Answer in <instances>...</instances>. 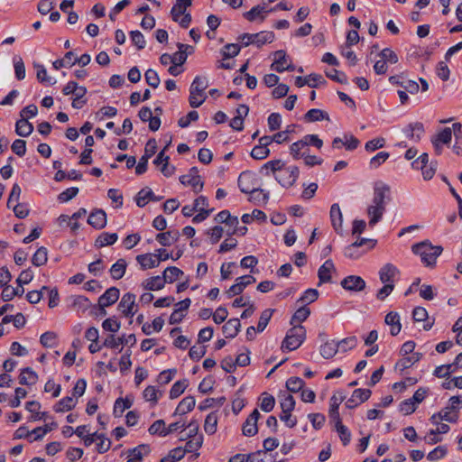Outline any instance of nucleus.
<instances>
[{
  "label": "nucleus",
  "instance_id": "10",
  "mask_svg": "<svg viewBox=\"0 0 462 462\" xmlns=\"http://www.w3.org/2000/svg\"><path fill=\"white\" fill-rule=\"evenodd\" d=\"M135 305V295L131 292H127L123 295L117 309L120 310L125 317H133L135 313L134 310V307Z\"/></svg>",
  "mask_w": 462,
  "mask_h": 462
},
{
  "label": "nucleus",
  "instance_id": "3",
  "mask_svg": "<svg viewBox=\"0 0 462 462\" xmlns=\"http://www.w3.org/2000/svg\"><path fill=\"white\" fill-rule=\"evenodd\" d=\"M243 46L246 47L250 44H255L258 48L265 43H271L274 40V33L273 32L263 31L257 33H243L238 37Z\"/></svg>",
  "mask_w": 462,
  "mask_h": 462
},
{
  "label": "nucleus",
  "instance_id": "63",
  "mask_svg": "<svg viewBox=\"0 0 462 462\" xmlns=\"http://www.w3.org/2000/svg\"><path fill=\"white\" fill-rule=\"evenodd\" d=\"M440 420H445L450 423H455L458 420V413L445 407L439 411Z\"/></svg>",
  "mask_w": 462,
  "mask_h": 462
},
{
  "label": "nucleus",
  "instance_id": "6",
  "mask_svg": "<svg viewBox=\"0 0 462 462\" xmlns=\"http://www.w3.org/2000/svg\"><path fill=\"white\" fill-rule=\"evenodd\" d=\"M390 200V187L383 182H377L374 189V197L372 204L376 206H384L386 208L387 201Z\"/></svg>",
  "mask_w": 462,
  "mask_h": 462
},
{
  "label": "nucleus",
  "instance_id": "20",
  "mask_svg": "<svg viewBox=\"0 0 462 462\" xmlns=\"http://www.w3.org/2000/svg\"><path fill=\"white\" fill-rule=\"evenodd\" d=\"M385 212L384 206H376L374 204H371L367 208V215L369 217V226H374L379 221H381L383 214Z\"/></svg>",
  "mask_w": 462,
  "mask_h": 462
},
{
  "label": "nucleus",
  "instance_id": "24",
  "mask_svg": "<svg viewBox=\"0 0 462 462\" xmlns=\"http://www.w3.org/2000/svg\"><path fill=\"white\" fill-rule=\"evenodd\" d=\"M208 87V79L205 77L197 76L189 88V93L191 95H199L204 97V91Z\"/></svg>",
  "mask_w": 462,
  "mask_h": 462
},
{
  "label": "nucleus",
  "instance_id": "35",
  "mask_svg": "<svg viewBox=\"0 0 462 462\" xmlns=\"http://www.w3.org/2000/svg\"><path fill=\"white\" fill-rule=\"evenodd\" d=\"M249 194V201L256 205L266 204L269 199V192L262 189L253 188Z\"/></svg>",
  "mask_w": 462,
  "mask_h": 462
},
{
  "label": "nucleus",
  "instance_id": "37",
  "mask_svg": "<svg viewBox=\"0 0 462 462\" xmlns=\"http://www.w3.org/2000/svg\"><path fill=\"white\" fill-rule=\"evenodd\" d=\"M77 404L73 397L66 396L60 399L53 407L56 412H64L72 410Z\"/></svg>",
  "mask_w": 462,
  "mask_h": 462
},
{
  "label": "nucleus",
  "instance_id": "61",
  "mask_svg": "<svg viewBox=\"0 0 462 462\" xmlns=\"http://www.w3.org/2000/svg\"><path fill=\"white\" fill-rule=\"evenodd\" d=\"M378 55L386 63L395 64L399 60L397 54L390 48L383 49Z\"/></svg>",
  "mask_w": 462,
  "mask_h": 462
},
{
  "label": "nucleus",
  "instance_id": "60",
  "mask_svg": "<svg viewBox=\"0 0 462 462\" xmlns=\"http://www.w3.org/2000/svg\"><path fill=\"white\" fill-rule=\"evenodd\" d=\"M390 157V153L387 152H380L370 160V168L377 169Z\"/></svg>",
  "mask_w": 462,
  "mask_h": 462
},
{
  "label": "nucleus",
  "instance_id": "23",
  "mask_svg": "<svg viewBox=\"0 0 462 462\" xmlns=\"http://www.w3.org/2000/svg\"><path fill=\"white\" fill-rule=\"evenodd\" d=\"M239 319H230L223 327L222 331L226 338H234L240 331Z\"/></svg>",
  "mask_w": 462,
  "mask_h": 462
},
{
  "label": "nucleus",
  "instance_id": "36",
  "mask_svg": "<svg viewBox=\"0 0 462 462\" xmlns=\"http://www.w3.org/2000/svg\"><path fill=\"white\" fill-rule=\"evenodd\" d=\"M338 350H339V346H338L337 342H336L334 340L327 341L325 344H323L320 346V355L324 358L329 359V358L333 357Z\"/></svg>",
  "mask_w": 462,
  "mask_h": 462
},
{
  "label": "nucleus",
  "instance_id": "39",
  "mask_svg": "<svg viewBox=\"0 0 462 462\" xmlns=\"http://www.w3.org/2000/svg\"><path fill=\"white\" fill-rule=\"evenodd\" d=\"M179 237L178 231H168L156 235V240L163 246H170Z\"/></svg>",
  "mask_w": 462,
  "mask_h": 462
},
{
  "label": "nucleus",
  "instance_id": "27",
  "mask_svg": "<svg viewBox=\"0 0 462 462\" xmlns=\"http://www.w3.org/2000/svg\"><path fill=\"white\" fill-rule=\"evenodd\" d=\"M150 453V447L146 444H141L129 450L130 458L126 462H142L143 456Z\"/></svg>",
  "mask_w": 462,
  "mask_h": 462
},
{
  "label": "nucleus",
  "instance_id": "54",
  "mask_svg": "<svg viewBox=\"0 0 462 462\" xmlns=\"http://www.w3.org/2000/svg\"><path fill=\"white\" fill-rule=\"evenodd\" d=\"M273 311H274V310H273V309H266L261 313V316H260V319H259V321L257 324V332L261 333L265 329V328L267 327V325L273 316Z\"/></svg>",
  "mask_w": 462,
  "mask_h": 462
},
{
  "label": "nucleus",
  "instance_id": "34",
  "mask_svg": "<svg viewBox=\"0 0 462 462\" xmlns=\"http://www.w3.org/2000/svg\"><path fill=\"white\" fill-rule=\"evenodd\" d=\"M177 47L179 49V51L173 54V63H177L180 66L184 64L187 60V49H190L189 53H192L194 48L190 45L180 42L177 44Z\"/></svg>",
  "mask_w": 462,
  "mask_h": 462
},
{
  "label": "nucleus",
  "instance_id": "12",
  "mask_svg": "<svg viewBox=\"0 0 462 462\" xmlns=\"http://www.w3.org/2000/svg\"><path fill=\"white\" fill-rule=\"evenodd\" d=\"M120 295V291L116 287L108 288L99 298L98 307H109L116 303Z\"/></svg>",
  "mask_w": 462,
  "mask_h": 462
},
{
  "label": "nucleus",
  "instance_id": "50",
  "mask_svg": "<svg viewBox=\"0 0 462 462\" xmlns=\"http://www.w3.org/2000/svg\"><path fill=\"white\" fill-rule=\"evenodd\" d=\"M180 181L185 186H191L195 192H199L203 188V182L197 180L194 177L185 174L180 177Z\"/></svg>",
  "mask_w": 462,
  "mask_h": 462
},
{
  "label": "nucleus",
  "instance_id": "31",
  "mask_svg": "<svg viewBox=\"0 0 462 462\" xmlns=\"http://www.w3.org/2000/svg\"><path fill=\"white\" fill-rule=\"evenodd\" d=\"M136 261L143 270L154 268L159 265V261L156 259V255L152 254H139L136 256Z\"/></svg>",
  "mask_w": 462,
  "mask_h": 462
},
{
  "label": "nucleus",
  "instance_id": "57",
  "mask_svg": "<svg viewBox=\"0 0 462 462\" xmlns=\"http://www.w3.org/2000/svg\"><path fill=\"white\" fill-rule=\"evenodd\" d=\"M275 405V399L273 396L267 394L266 393H263V397L261 399L260 408L262 411L265 412H270L273 411Z\"/></svg>",
  "mask_w": 462,
  "mask_h": 462
},
{
  "label": "nucleus",
  "instance_id": "17",
  "mask_svg": "<svg viewBox=\"0 0 462 462\" xmlns=\"http://www.w3.org/2000/svg\"><path fill=\"white\" fill-rule=\"evenodd\" d=\"M338 396L337 394H334L330 398V407L328 411V414L331 420H333L335 422L341 420V418L339 416L338 408L341 402L346 399V396L343 394V393H337Z\"/></svg>",
  "mask_w": 462,
  "mask_h": 462
},
{
  "label": "nucleus",
  "instance_id": "58",
  "mask_svg": "<svg viewBox=\"0 0 462 462\" xmlns=\"http://www.w3.org/2000/svg\"><path fill=\"white\" fill-rule=\"evenodd\" d=\"M144 78H145L146 83L150 87H152L153 88H156L159 87L161 80L158 76V73L154 69H147L144 73Z\"/></svg>",
  "mask_w": 462,
  "mask_h": 462
},
{
  "label": "nucleus",
  "instance_id": "42",
  "mask_svg": "<svg viewBox=\"0 0 462 462\" xmlns=\"http://www.w3.org/2000/svg\"><path fill=\"white\" fill-rule=\"evenodd\" d=\"M181 275H183V272L176 266L167 267L162 273L166 283H172Z\"/></svg>",
  "mask_w": 462,
  "mask_h": 462
},
{
  "label": "nucleus",
  "instance_id": "52",
  "mask_svg": "<svg viewBox=\"0 0 462 462\" xmlns=\"http://www.w3.org/2000/svg\"><path fill=\"white\" fill-rule=\"evenodd\" d=\"M288 56L282 50L276 51L274 52V61L271 65V69L276 71L277 67H285L288 64Z\"/></svg>",
  "mask_w": 462,
  "mask_h": 462
},
{
  "label": "nucleus",
  "instance_id": "14",
  "mask_svg": "<svg viewBox=\"0 0 462 462\" xmlns=\"http://www.w3.org/2000/svg\"><path fill=\"white\" fill-rule=\"evenodd\" d=\"M88 223L96 229H102L106 225V214L103 209L93 210L88 218Z\"/></svg>",
  "mask_w": 462,
  "mask_h": 462
},
{
  "label": "nucleus",
  "instance_id": "32",
  "mask_svg": "<svg viewBox=\"0 0 462 462\" xmlns=\"http://www.w3.org/2000/svg\"><path fill=\"white\" fill-rule=\"evenodd\" d=\"M133 405V399L129 396L118 398L115 402L113 413L115 417H121L124 411Z\"/></svg>",
  "mask_w": 462,
  "mask_h": 462
},
{
  "label": "nucleus",
  "instance_id": "64",
  "mask_svg": "<svg viewBox=\"0 0 462 462\" xmlns=\"http://www.w3.org/2000/svg\"><path fill=\"white\" fill-rule=\"evenodd\" d=\"M57 335L55 332L47 331L40 337V342L44 347H52L55 345Z\"/></svg>",
  "mask_w": 462,
  "mask_h": 462
},
{
  "label": "nucleus",
  "instance_id": "22",
  "mask_svg": "<svg viewBox=\"0 0 462 462\" xmlns=\"http://www.w3.org/2000/svg\"><path fill=\"white\" fill-rule=\"evenodd\" d=\"M335 269L332 260H327L319 269L318 276L319 279V285L321 283L331 282V271Z\"/></svg>",
  "mask_w": 462,
  "mask_h": 462
},
{
  "label": "nucleus",
  "instance_id": "8",
  "mask_svg": "<svg viewBox=\"0 0 462 462\" xmlns=\"http://www.w3.org/2000/svg\"><path fill=\"white\" fill-rule=\"evenodd\" d=\"M259 418L260 412L257 409H254L243 424L242 430L245 436L253 437L257 434V421Z\"/></svg>",
  "mask_w": 462,
  "mask_h": 462
},
{
  "label": "nucleus",
  "instance_id": "46",
  "mask_svg": "<svg viewBox=\"0 0 462 462\" xmlns=\"http://www.w3.org/2000/svg\"><path fill=\"white\" fill-rule=\"evenodd\" d=\"M307 147V143L300 139L295 143H293L290 146V152L292 155L293 159L298 160L301 157H304L306 152L301 151Z\"/></svg>",
  "mask_w": 462,
  "mask_h": 462
},
{
  "label": "nucleus",
  "instance_id": "41",
  "mask_svg": "<svg viewBox=\"0 0 462 462\" xmlns=\"http://www.w3.org/2000/svg\"><path fill=\"white\" fill-rule=\"evenodd\" d=\"M48 261V250L44 246H41L37 249L32 258L33 265L39 267L44 265Z\"/></svg>",
  "mask_w": 462,
  "mask_h": 462
},
{
  "label": "nucleus",
  "instance_id": "38",
  "mask_svg": "<svg viewBox=\"0 0 462 462\" xmlns=\"http://www.w3.org/2000/svg\"><path fill=\"white\" fill-rule=\"evenodd\" d=\"M118 239V236L116 233H106L104 232L99 235V236L96 240L95 245L97 247H104L106 245H114Z\"/></svg>",
  "mask_w": 462,
  "mask_h": 462
},
{
  "label": "nucleus",
  "instance_id": "11",
  "mask_svg": "<svg viewBox=\"0 0 462 462\" xmlns=\"http://www.w3.org/2000/svg\"><path fill=\"white\" fill-rule=\"evenodd\" d=\"M372 392L369 389H356L352 396L346 400V407L347 409H354L360 403L367 401L371 396Z\"/></svg>",
  "mask_w": 462,
  "mask_h": 462
},
{
  "label": "nucleus",
  "instance_id": "25",
  "mask_svg": "<svg viewBox=\"0 0 462 462\" xmlns=\"http://www.w3.org/2000/svg\"><path fill=\"white\" fill-rule=\"evenodd\" d=\"M196 400L193 396L189 395L185 398H183L178 404L177 408L175 409V411L173 413V416L175 415H183L188 413L189 411H192L195 407Z\"/></svg>",
  "mask_w": 462,
  "mask_h": 462
},
{
  "label": "nucleus",
  "instance_id": "2",
  "mask_svg": "<svg viewBox=\"0 0 462 462\" xmlns=\"http://www.w3.org/2000/svg\"><path fill=\"white\" fill-rule=\"evenodd\" d=\"M306 338V329L301 325H294L287 331L282 348L293 351L299 348Z\"/></svg>",
  "mask_w": 462,
  "mask_h": 462
},
{
  "label": "nucleus",
  "instance_id": "19",
  "mask_svg": "<svg viewBox=\"0 0 462 462\" xmlns=\"http://www.w3.org/2000/svg\"><path fill=\"white\" fill-rule=\"evenodd\" d=\"M398 273L397 268L392 263L384 264L379 271L380 281L383 283H393V278Z\"/></svg>",
  "mask_w": 462,
  "mask_h": 462
},
{
  "label": "nucleus",
  "instance_id": "29",
  "mask_svg": "<svg viewBox=\"0 0 462 462\" xmlns=\"http://www.w3.org/2000/svg\"><path fill=\"white\" fill-rule=\"evenodd\" d=\"M33 131V125L26 118H20L15 123V133L19 136L27 137Z\"/></svg>",
  "mask_w": 462,
  "mask_h": 462
},
{
  "label": "nucleus",
  "instance_id": "48",
  "mask_svg": "<svg viewBox=\"0 0 462 462\" xmlns=\"http://www.w3.org/2000/svg\"><path fill=\"white\" fill-rule=\"evenodd\" d=\"M304 385H305V382L301 378L297 377V376L290 377L286 381V388L291 393L300 392V390H302Z\"/></svg>",
  "mask_w": 462,
  "mask_h": 462
},
{
  "label": "nucleus",
  "instance_id": "45",
  "mask_svg": "<svg viewBox=\"0 0 462 462\" xmlns=\"http://www.w3.org/2000/svg\"><path fill=\"white\" fill-rule=\"evenodd\" d=\"M217 415L216 412H210L207 415L205 423H204V430L206 433L212 435L217 431Z\"/></svg>",
  "mask_w": 462,
  "mask_h": 462
},
{
  "label": "nucleus",
  "instance_id": "5",
  "mask_svg": "<svg viewBox=\"0 0 462 462\" xmlns=\"http://www.w3.org/2000/svg\"><path fill=\"white\" fill-rule=\"evenodd\" d=\"M157 143L154 139H150L144 148V154L140 158L138 164L135 166V173L142 175L147 171L148 160L156 152Z\"/></svg>",
  "mask_w": 462,
  "mask_h": 462
},
{
  "label": "nucleus",
  "instance_id": "47",
  "mask_svg": "<svg viewBox=\"0 0 462 462\" xmlns=\"http://www.w3.org/2000/svg\"><path fill=\"white\" fill-rule=\"evenodd\" d=\"M281 408L282 413L291 412L295 408V400L291 394L284 393L281 396Z\"/></svg>",
  "mask_w": 462,
  "mask_h": 462
},
{
  "label": "nucleus",
  "instance_id": "16",
  "mask_svg": "<svg viewBox=\"0 0 462 462\" xmlns=\"http://www.w3.org/2000/svg\"><path fill=\"white\" fill-rule=\"evenodd\" d=\"M330 220L331 225L337 234H341L342 232V223H343V215L339 205L337 203H334L330 208Z\"/></svg>",
  "mask_w": 462,
  "mask_h": 462
},
{
  "label": "nucleus",
  "instance_id": "7",
  "mask_svg": "<svg viewBox=\"0 0 462 462\" xmlns=\"http://www.w3.org/2000/svg\"><path fill=\"white\" fill-rule=\"evenodd\" d=\"M136 343L134 334L128 336L123 335L119 337H115L113 335H109L103 342V346L109 348H117L120 345H130L133 346Z\"/></svg>",
  "mask_w": 462,
  "mask_h": 462
},
{
  "label": "nucleus",
  "instance_id": "56",
  "mask_svg": "<svg viewBox=\"0 0 462 462\" xmlns=\"http://www.w3.org/2000/svg\"><path fill=\"white\" fill-rule=\"evenodd\" d=\"M202 443H203V436L202 435H199L197 438H191V439H189L186 442L185 448L183 450H185V453L186 452H188V453L196 452L201 448Z\"/></svg>",
  "mask_w": 462,
  "mask_h": 462
},
{
  "label": "nucleus",
  "instance_id": "33",
  "mask_svg": "<svg viewBox=\"0 0 462 462\" xmlns=\"http://www.w3.org/2000/svg\"><path fill=\"white\" fill-rule=\"evenodd\" d=\"M127 263L125 259H118L110 268L109 272L114 280L123 278L125 273Z\"/></svg>",
  "mask_w": 462,
  "mask_h": 462
},
{
  "label": "nucleus",
  "instance_id": "4",
  "mask_svg": "<svg viewBox=\"0 0 462 462\" xmlns=\"http://www.w3.org/2000/svg\"><path fill=\"white\" fill-rule=\"evenodd\" d=\"M300 171L297 166L282 167L280 172L275 174V180L285 188L291 187L299 178Z\"/></svg>",
  "mask_w": 462,
  "mask_h": 462
},
{
  "label": "nucleus",
  "instance_id": "44",
  "mask_svg": "<svg viewBox=\"0 0 462 462\" xmlns=\"http://www.w3.org/2000/svg\"><path fill=\"white\" fill-rule=\"evenodd\" d=\"M188 385H189V382L187 379L179 380V381L175 382L170 390V398L171 399L178 398L180 394H182L184 393V391L186 390Z\"/></svg>",
  "mask_w": 462,
  "mask_h": 462
},
{
  "label": "nucleus",
  "instance_id": "30",
  "mask_svg": "<svg viewBox=\"0 0 462 462\" xmlns=\"http://www.w3.org/2000/svg\"><path fill=\"white\" fill-rule=\"evenodd\" d=\"M165 283L163 276L157 275L143 281V287L147 291H159L164 287Z\"/></svg>",
  "mask_w": 462,
  "mask_h": 462
},
{
  "label": "nucleus",
  "instance_id": "21",
  "mask_svg": "<svg viewBox=\"0 0 462 462\" xmlns=\"http://www.w3.org/2000/svg\"><path fill=\"white\" fill-rule=\"evenodd\" d=\"M192 0H176V3L171 10V18L174 22H178L179 18L187 14V7L190 6Z\"/></svg>",
  "mask_w": 462,
  "mask_h": 462
},
{
  "label": "nucleus",
  "instance_id": "13",
  "mask_svg": "<svg viewBox=\"0 0 462 462\" xmlns=\"http://www.w3.org/2000/svg\"><path fill=\"white\" fill-rule=\"evenodd\" d=\"M402 132L408 138L419 142L423 135L425 129L422 123L415 122L409 124L405 128H403Z\"/></svg>",
  "mask_w": 462,
  "mask_h": 462
},
{
  "label": "nucleus",
  "instance_id": "9",
  "mask_svg": "<svg viewBox=\"0 0 462 462\" xmlns=\"http://www.w3.org/2000/svg\"><path fill=\"white\" fill-rule=\"evenodd\" d=\"M341 286L349 291L358 292L365 288V280L357 275H349L344 278L341 282Z\"/></svg>",
  "mask_w": 462,
  "mask_h": 462
},
{
  "label": "nucleus",
  "instance_id": "51",
  "mask_svg": "<svg viewBox=\"0 0 462 462\" xmlns=\"http://www.w3.org/2000/svg\"><path fill=\"white\" fill-rule=\"evenodd\" d=\"M34 67L37 69V73H36L37 79L41 83H44L47 85H54L56 83V81L53 80V79L51 77L48 76L47 70L43 65L36 64V65H34Z\"/></svg>",
  "mask_w": 462,
  "mask_h": 462
},
{
  "label": "nucleus",
  "instance_id": "28",
  "mask_svg": "<svg viewBox=\"0 0 462 462\" xmlns=\"http://www.w3.org/2000/svg\"><path fill=\"white\" fill-rule=\"evenodd\" d=\"M38 380L37 374L30 367L22 369L19 375V383L23 385H33Z\"/></svg>",
  "mask_w": 462,
  "mask_h": 462
},
{
  "label": "nucleus",
  "instance_id": "49",
  "mask_svg": "<svg viewBox=\"0 0 462 462\" xmlns=\"http://www.w3.org/2000/svg\"><path fill=\"white\" fill-rule=\"evenodd\" d=\"M163 325H164L163 319L162 317H157L152 320V324H148V323L144 324L142 328V330L144 334L151 335L152 329L159 332L162 330Z\"/></svg>",
  "mask_w": 462,
  "mask_h": 462
},
{
  "label": "nucleus",
  "instance_id": "26",
  "mask_svg": "<svg viewBox=\"0 0 462 462\" xmlns=\"http://www.w3.org/2000/svg\"><path fill=\"white\" fill-rule=\"evenodd\" d=\"M306 123H314L318 121H329V116L326 111L318 108L310 109L303 116Z\"/></svg>",
  "mask_w": 462,
  "mask_h": 462
},
{
  "label": "nucleus",
  "instance_id": "55",
  "mask_svg": "<svg viewBox=\"0 0 462 462\" xmlns=\"http://www.w3.org/2000/svg\"><path fill=\"white\" fill-rule=\"evenodd\" d=\"M241 47L236 43H227L226 44L221 52L224 59L234 58L240 52Z\"/></svg>",
  "mask_w": 462,
  "mask_h": 462
},
{
  "label": "nucleus",
  "instance_id": "18",
  "mask_svg": "<svg viewBox=\"0 0 462 462\" xmlns=\"http://www.w3.org/2000/svg\"><path fill=\"white\" fill-rule=\"evenodd\" d=\"M162 198L154 195L151 189H142L135 197L136 205L139 208H143L149 200L160 201Z\"/></svg>",
  "mask_w": 462,
  "mask_h": 462
},
{
  "label": "nucleus",
  "instance_id": "40",
  "mask_svg": "<svg viewBox=\"0 0 462 462\" xmlns=\"http://www.w3.org/2000/svg\"><path fill=\"white\" fill-rule=\"evenodd\" d=\"M335 428H336L337 432L338 433V436L340 438V440L342 441V444L344 446H347L351 440L350 430L347 429V427H346L342 423V420H338V421L335 422Z\"/></svg>",
  "mask_w": 462,
  "mask_h": 462
},
{
  "label": "nucleus",
  "instance_id": "59",
  "mask_svg": "<svg viewBox=\"0 0 462 462\" xmlns=\"http://www.w3.org/2000/svg\"><path fill=\"white\" fill-rule=\"evenodd\" d=\"M158 393L162 395V392H159L154 386L149 385L144 389L143 394L147 402L156 404L159 399Z\"/></svg>",
  "mask_w": 462,
  "mask_h": 462
},
{
  "label": "nucleus",
  "instance_id": "53",
  "mask_svg": "<svg viewBox=\"0 0 462 462\" xmlns=\"http://www.w3.org/2000/svg\"><path fill=\"white\" fill-rule=\"evenodd\" d=\"M72 306L77 309L78 311H85L91 306V302L87 297L78 295L73 297Z\"/></svg>",
  "mask_w": 462,
  "mask_h": 462
},
{
  "label": "nucleus",
  "instance_id": "43",
  "mask_svg": "<svg viewBox=\"0 0 462 462\" xmlns=\"http://www.w3.org/2000/svg\"><path fill=\"white\" fill-rule=\"evenodd\" d=\"M310 315V310L307 306L299 308L291 319V325L294 326L297 322L301 323Z\"/></svg>",
  "mask_w": 462,
  "mask_h": 462
},
{
  "label": "nucleus",
  "instance_id": "62",
  "mask_svg": "<svg viewBox=\"0 0 462 462\" xmlns=\"http://www.w3.org/2000/svg\"><path fill=\"white\" fill-rule=\"evenodd\" d=\"M14 67L15 77L18 80L25 78V66L21 57L14 58Z\"/></svg>",
  "mask_w": 462,
  "mask_h": 462
},
{
  "label": "nucleus",
  "instance_id": "1",
  "mask_svg": "<svg viewBox=\"0 0 462 462\" xmlns=\"http://www.w3.org/2000/svg\"><path fill=\"white\" fill-rule=\"evenodd\" d=\"M411 251L420 256V260L425 266L433 267L436 264L437 258L443 252V247L433 245L429 240H425L413 245Z\"/></svg>",
  "mask_w": 462,
  "mask_h": 462
},
{
  "label": "nucleus",
  "instance_id": "15",
  "mask_svg": "<svg viewBox=\"0 0 462 462\" xmlns=\"http://www.w3.org/2000/svg\"><path fill=\"white\" fill-rule=\"evenodd\" d=\"M263 1V5H256V6H254L250 11L248 12H245L244 14V17L250 21V22H253L254 20H256V18H260L261 22L264 21V19L266 18V14H269V11L266 7V3H265V0H262Z\"/></svg>",
  "mask_w": 462,
  "mask_h": 462
}]
</instances>
